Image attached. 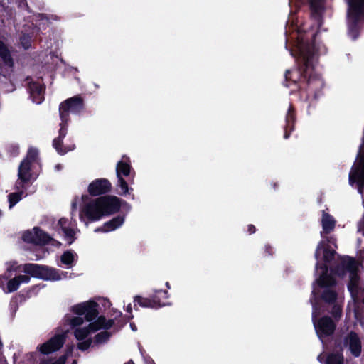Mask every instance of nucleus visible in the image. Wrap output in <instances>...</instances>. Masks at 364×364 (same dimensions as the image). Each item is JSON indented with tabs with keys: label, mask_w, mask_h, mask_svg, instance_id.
<instances>
[{
	"label": "nucleus",
	"mask_w": 364,
	"mask_h": 364,
	"mask_svg": "<svg viewBox=\"0 0 364 364\" xmlns=\"http://www.w3.org/2000/svg\"><path fill=\"white\" fill-rule=\"evenodd\" d=\"M16 191L11 193L8 196V200L9 203V208H13L17 203H18L23 198L25 191L24 185H15Z\"/></svg>",
	"instance_id": "nucleus-19"
},
{
	"label": "nucleus",
	"mask_w": 364,
	"mask_h": 364,
	"mask_svg": "<svg viewBox=\"0 0 364 364\" xmlns=\"http://www.w3.org/2000/svg\"><path fill=\"white\" fill-rule=\"evenodd\" d=\"M111 183L105 178L93 181L88 186V192L92 196H99L110 190Z\"/></svg>",
	"instance_id": "nucleus-15"
},
{
	"label": "nucleus",
	"mask_w": 364,
	"mask_h": 364,
	"mask_svg": "<svg viewBox=\"0 0 364 364\" xmlns=\"http://www.w3.org/2000/svg\"><path fill=\"white\" fill-rule=\"evenodd\" d=\"M315 317H316V310H315V309H314V311H313V319L314 320Z\"/></svg>",
	"instance_id": "nucleus-38"
},
{
	"label": "nucleus",
	"mask_w": 364,
	"mask_h": 364,
	"mask_svg": "<svg viewBox=\"0 0 364 364\" xmlns=\"http://www.w3.org/2000/svg\"><path fill=\"white\" fill-rule=\"evenodd\" d=\"M21 44L25 49L28 48L31 46V38L28 36H23L21 38Z\"/></svg>",
	"instance_id": "nucleus-30"
},
{
	"label": "nucleus",
	"mask_w": 364,
	"mask_h": 364,
	"mask_svg": "<svg viewBox=\"0 0 364 364\" xmlns=\"http://www.w3.org/2000/svg\"><path fill=\"white\" fill-rule=\"evenodd\" d=\"M38 155V151L36 149H30L27 157L21 162L18 168V178L16 181V186L24 185L31 178V169L36 161Z\"/></svg>",
	"instance_id": "nucleus-8"
},
{
	"label": "nucleus",
	"mask_w": 364,
	"mask_h": 364,
	"mask_svg": "<svg viewBox=\"0 0 364 364\" xmlns=\"http://www.w3.org/2000/svg\"><path fill=\"white\" fill-rule=\"evenodd\" d=\"M309 37H304L302 34H298L295 49L291 50L293 55H298L304 62L307 63L313 53L311 46L309 43Z\"/></svg>",
	"instance_id": "nucleus-10"
},
{
	"label": "nucleus",
	"mask_w": 364,
	"mask_h": 364,
	"mask_svg": "<svg viewBox=\"0 0 364 364\" xmlns=\"http://www.w3.org/2000/svg\"><path fill=\"white\" fill-rule=\"evenodd\" d=\"M314 327L319 338L333 333L335 324L328 317L322 318L318 323L314 322Z\"/></svg>",
	"instance_id": "nucleus-14"
},
{
	"label": "nucleus",
	"mask_w": 364,
	"mask_h": 364,
	"mask_svg": "<svg viewBox=\"0 0 364 364\" xmlns=\"http://www.w3.org/2000/svg\"><path fill=\"white\" fill-rule=\"evenodd\" d=\"M57 230L62 231L65 240L69 244H72L75 240V234L77 232L74 225H71L68 219L62 218L57 224Z\"/></svg>",
	"instance_id": "nucleus-13"
},
{
	"label": "nucleus",
	"mask_w": 364,
	"mask_h": 364,
	"mask_svg": "<svg viewBox=\"0 0 364 364\" xmlns=\"http://www.w3.org/2000/svg\"><path fill=\"white\" fill-rule=\"evenodd\" d=\"M321 356H322L321 355H319L318 356V360L319 361H321Z\"/></svg>",
	"instance_id": "nucleus-39"
},
{
	"label": "nucleus",
	"mask_w": 364,
	"mask_h": 364,
	"mask_svg": "<svg viewBox=\"0 0 364 364\" xmlns=\"http://www.w3.org/2000/svg\"><path fill=\"white\" fill-rule=\"evenodd\" d=\"M125 364H134V363H133V362H132V361H129V362H127V363H125Z\"/></svg>",
	"instance_id": "nucleus-40"
},
{
	"label": "nucleus",
	"mask_w": 364,
	"mask_h": 364,
	"mask_svg": "<svg viewBox=\"0 0 364 364\" xmlns=\"http://www.w3.org/2000/svg\"><path fill=\"white\" fill-rule=\"evenodd\" d=\"M325 242L321 241L316 251L315 257L317 259L316 272L319 275L316 279V282L320 289L316 292V289H314L313 294H321L322 298L326 302H333L338 299V295L333 289L336 284L335 279L331 274H328L326 266L323 262L330 261L333 255L334 251L326 247Z\"/></svg>",
	"instance_id": "nucleus-1"
},
{
	"label": "nucleus",
	"mask_w": 364,
	"mask_h": 364,
	"mask_svg": "<svg viewBox=\"0 0 364 364\" xmlns=\"http://www.w3.org/2000/svg\"><path fill=\"white\" fill-rule=\"evenodd\" d=\"M119 185L122 194H127L129 191V188L127 182L122 178H118Z\"/></svg>",
	"instance_id": "nucleus-29"
},
{
	"label": "nucleus",
	"mask_w": 364,
	"mask_h": 364,
	"mask_svg": "<svg viewBox=\"0 0 364 364\" xmlns=\"http://www.w3.org/2000/svg\"><path fill=\"white\" fill-rule=\"evenodd\" d=\"M109 337V334L107 331H102L95 336V342L97 343L106 341Z\"/></svg>",
	"instance_id": "nucleus-28"
},
{
	"label": "nucleus",
	"mask_w": 364,
	"mask_h": 364,
	"mask_svg": "<svg viewBox=\"0 0 364 364\" xmlns=\"http://www.w3.org/2000/svg\"><path fill=\"white\" fill-rule=\"evenodd\" d=\"M82 108V101L78 97L70 98L65 100L60 105V115L62 120L61 128L60 129V136L53 141V146L60 154H65L69 151L75 149L74 145L65 147L64 149L60 148L62 139L65 136L66 132L64 129L63 124L66 120V117L69 113H75Z\"/></svg>",
	"instance_id": "nucleus-4"
},
{
	"label": "nucleus",
	"mask_w": 364,
	"mask_h": 364,
	"mask_svg": "<svg viewBox=\"0 0 364 364\" xmlns=\"http://www.w3.org/2000/svg\"><path fill=\"white\" fill-rule=\"evenodd\" d=\"M321 223L325 233L331 232L335 226L334 219L326 212L323 213Z\"/></svg>",
	"instance_id": "nucleus-22"
},
{
	"label": "nucleus",
	"mask_w": 364,
	"mask_h": 364,
	"mask_svg": "<svg viewBox=\"0 0 364 364\" xmlns=\"http://www.w3.org/2000/svg\"><path fill=\"white\" fill-rule=\"evenodd\" d=\"M349 345V349L354 356H359L361 352V343L359 338L355 333H351L346 340Z\"/></svg>",
	"instance_id": "nucleus-17"
},
{
	"label": "nucleus",
	"mask_w": 364,
	"mask_h": 364,
	"mask_svg": "<svg viewBox=\"0 0 364 364\" xmlns=\"http://www.w3.org/2000/svg\"><path fill=\"white\" fill-rule=\"evenodd\" d=\"M130 327H131V328H132V330L133 331H136V325L134 323H130Z\"/></svg>",
	"instance_id": "nucleus-35"
},
{
	"label": "nucleus",
	"mask_w": 364,
	"mask_h": 364,
	"mask_svg": "<svg viewBox=\"0 0 364 364\" xmlns=\"http://www.w3.org/2000/svg\"><path fill=\"white\" fill-rule=\"evenodd\" d=\"M97 304L94 301H86L73 306V311L77 315H85L87 321L92 322L98 315Z\"/></svg>",
	"instance_id": "nucleus-11"
},
{
	"label": "nucleus",
	"mask_w": 364,
	"mask_h": 364,
	"mask_svg": "<svg viewBox=\"0 0 364 364\" xmlns=\"http://www.w3.org/2000/svg\"><path fill=\"white\" fill-rule=\"evenodd\" d=\"M120 208L119 199L114 196H101L84 204L80 212V220L86 225L117 212Z\"/></svg>",
	"instance_id": "nucleus-2"
},
{
	"label": "nucleus",
	"mask_w": 364,
	"mask_h": 364,
	"mask_svg": "<svg viewBox=\"0 0 364 364\" xmlns=\"http://www.w3.org/2000/svg\"><path fill=\"white\" fill-rule=\"evenodd\" d=\"M341 265L338 267L336 274L339 277H343L346 273L349 274L348 290L353 299H355L359 285V277L357 274L358 264L350 257H343L341 259Z\"/></svg>",
	"instance_id": "nucleus-5"
},
{
	"label": "nucleus",
	"mask_w": 364,
	"mask_h": 364,
	"mask_svg": "<svg viewBox=\"0 0 364 364\" xmlns=\"http://www.w3.org/2000/svg\"><path fill=\"white\" fill-rule=\"evenodd\" d=\"M0 58L2 61V66L11 68L13 66V60L5 45L0 41Z\"/></svg>",
	"instance_id": "nucleus-21"
},
{
	"label": "nucleus",
	"mask_w": 364,
	"mask_h": 364,
	"mask_svg": "<svg viewBox=\"0 0 364 364\" xmlns=\"http://www.w3.org/2000/svg\"><path fill=\"white\" fill-rule=\"evenodd\" d=\"M124 218L122 217H117V218H113L112 220H111L110 221H108L105 223H104V225L99 228H97L95 230V232H110V231H113L114 230H116L117 228H118L119 227H120L123 223H124Z\"/></svg>",
	"instance_id": "nucleus-18"
},
{
	"label": "nucleus",
	"mask_w": 364,
	"mask_h": 364,
	"mask_svg": "<svg viewBox=\"0 0 364 364\" xmlns=\"http://www.w3.org/2000/svg\"><path fill=\"white\" fill-rule=\"evenodd\" d=\"M23 271L32 277H39L45 280L56 281L67 277V272L35 264H24Z\"/></svg>",
	"instance_id": "nucleus-6"
},
{
	"label": "nucleus",
	"mask_w": 364,
	"mask_h": 364,
	"mask_svg": "<svg viewBox=\"0 0 364 364\" xmlns=\"http://www.w3.org/2000/svg\"><path fill=\"white\" fill-rule=\"evenodd\" d=\"M249 232L253 233L255 232V228L252 225H249Z\"/></svg>",
	"instance_id": "nucleus-36"
},
{
	"label": "nucleus",
	"mask_w": 364,
	"mask_h": 364,
	"mask_svg": "<svg viewBox=\"0 0 364 364\" xmlns=\"http://www.w3.org/2000/svg\"><path fill=\"white\" fill-rule=\"evenodd\" d=\"M84 323L83 318L75 316L69 320V323L74 329V336L78 341L85 339L90 334L101 329L109 328L112 326V321H106L103 316L98 317L95 321H92L87 326H82Z\"/></svg>",
	"instance_id": "nucleus-3"
},
{
	"label": "nucleus",
	"mask_w": 364,
	"mask_h": 364,
	"mask_svg": "<svg viewBox=\"0 0 364 364\" xmlns=\"http://www.w3.org/2000/svg\"><path fill=\"white\" fill-rule=\"evenodd\" d=\"M75 257L76 255L75 253L71 251H66L61 256L60 261L63 264L67 266L68 268H70L73 264Z\"/></svg>",
	"instance_id": "nucleus-24"
},
{
	"label": "nucleus",
	"mask_w": 364,
	"mask_h": 364,
	"mask_svg": "<svg viewBox=\"0 0 364 364\" xmlns=\"http://www.w3.org/2000/svg\"><path fill=\"white\" fill-rule=\"evenodd\" d=\"M73 364H76V362H75V361H74Z\"/></svg>",
	"instance_id": "nucleus-43"
},
{
	"label": "nucleus",
	"mask_w": 364,
	"mask_h": 364,
	"mask_svg": "<svg viewBox=\"0 0 364 364\" xmlns=\"http://www.w3.org/2000/svg\"><path fill=\"white\" fill-rule=\"evenodd\" d=\"M91 345V341L90 339H87L83 342H80L78 343V348L85 350H87Z\"/></svg>",
	"instance_id": "nucleus-31"
},
{
	"label": "nucleus",
	"mask_w": 364,
	"mask_h": 364,
	"mask_svg": "<svg viewBox=\"0 0 364 364\" xmlns=\"http://www.w3.org/2000/svg\"><path fill=\"white\" fill-rule=\"evenodd\" d=\"M65 360H66L65 356H61L57 360L53 362L50 364H65Z\"/></svg>",
	"instance_id": "nucleus-33"
},
{
	"label": "nucleus",
	"mask_w": 364,
	"mask_h": 364,
	"mask_svg": "<svg viewBox=\"0 0 364 364\" xmlns=\"http://www.w3.org/2000/svg\"><path fill=\"white\" fill-rule=\"evenodd\" d=\"M85 198H87V196H82V199H84Z\"/></svg>",
	"instance_id": "nucleus-42"
},
{
	"label": "nucleus",
	"mask_w": 364,
	"mask_h": 364,
	"mask_svg": "<svg viewBox=\"0 0 364 364\" xmlns=\"http://www.w3.org/2000/svg\"><path fill=\"white\" fill-rule=\"evenodd\" d=\"M159 294H163L165 297H166L167 293L166 291H159Z\"/></svg>",
	"instance_id": "nucleus-37"
},
{
	"label": "nucleus",
	"mask_w": 364,
	"mask_h": 364,
	"mask_svg": "<svg viewBox=\"0 0 364 364\" xmlns=\"http://www.w3.org/2000/svg\"><path fill=\"white\" fill-rule=\"evenodd\" d=\"M29 90L33 101L36 103H41L43 100L44 87L39 82H31Z\"/></svg>",
	"instance_id": "nucleus-16"
},
{
	"label": "nucleus",
	"mask_w": 364,
	"mask_h": 364,
	"mask_svg": "<svg viewBox=\"0 0 364 364\" xmlns=\"http://www.w3.org/2000/svg\"><path fill=\"white\" fill-rule=\"evenodd\" d=\"M347 1L350 34L353 38H355L356 36L353 30L358 24L364 21V0H347Z\"/></svg>",
	"instance_id": "nucleus-7"
},
{
	"label": "nucleus",
	"mask_w": 364,
	"mask_h": 364,
	"mask_svg": "<svg viewBox=\"0 0 364 364\" xmlns=\"http://www.w3.org/2000/svg\"><path fill=\"white\" fill-rule=\"evenodd\" d=\"M324 0H309L311 10L319 14L323 9V3Z\"/></svg>",
	"instance_id": "nucleus-27"
},
{
	"label": "nucleus",
	"mask_w": 364,
	"mask_h": 364,
	"mask_svg": "<svg viewBox=\"0 0 364 364\" xmlns=\"http://www.w3.org/2000/svg\"><path fill=\"white\" fill-rule=\"evenodd\" d=\"M29 280L30 277L27 275H19L10 279L7 283V291L13 292L17 290L21 284H26Z\"/></svg>",
	"instance_id": "nucleus-20"
},
{
	"label": "nucleus",
	"mask_w": 364,
	"mask_h": 364,
	"mask_svg": "<svg viewBox=\"0 0 364 364\" xmlns=\"http://www.w3.org/2000/svg\"><path fill=\"white\" fill-rule=\"evenodd\" d=\"M116 171L117 178L122 177V175L127 176L129 174L130 165L127 159L123 158L117 163Z\"/></svg>",
	"instance_id": "nucleus-23"
},
{
	"label": "nucleus",
	"mask_w": 364,
	"mask_h": 364,
	"mask_svg": "<svg viewBox=\"0 0 364 364\" xmlns=\"http://www.w3.org/2000/svg\"><path fill=\"white\" fill-rule=\"evenodd\" d=\"M343 361V356L339 353H333L328 355L326 360V364H342Z\"/></svg>",
	"instance_id": "nucleus-26"
},
{
	"label": "nucleus",
	"mask_w": 364,
	"mask_h": 364,
	"mask_svg": "<svg viewBox=\"0 0 364 364\" xmlns=\"http://www.w3.org/2000/svg\"><path fill=\"white\" fill-rule=\"evenodd\" d=\"M59 165L56 166V168L59 169Z\"/></svg>",
	"instance_id": "nucleus-41"
},
{
	"label": "nucleus",
	"mask_w": 364,
	"mask_h": 364,
	"mask_svg": "<svg viewBox=\"0 0 364 364\" xmlns=\"http://www.w3.org/2000/svg\"><path fill=\"white\" fill-rule=\"evenodd\" d=\"M333 311H334L333 314H335V316H339L341 312V305L338 304H336L333 307Z\"/></svg>",
	"instance_id": "nucleus-32"
},
{
	"label": "nucleus",
	"mask_w": 364,
	"mask_h": 364,
	"mask_svg": "<svg viewBox=\"0 0 364 364\" xmlns=\"http://www.w3.org/2000/svg\"><path fill=\"white\" fill-rule=\"evenodd\" d=\"M23 241L26 242L35 243L38 245H44L50 240V237L38 228H34L31 230H27L22 235Z\"/></svg>",
	"instance_id": "nucleus-12"
},
{
	"label": "nucleus",
	"mask_w": 364,
	"mask_h": 364,
	"mask_svg": "<svg viewBox=\"0 0 364 364\" xmlns=\"http://www.w3.org/2000/svg\"><path fill=\"white\" fill-rule=\"evenodd\" d=\"M136 302L143 306L157 307L166 305V302H159L158 304H156L155 302L154 304H151L150 301H148L146 299H141L139 297H136L134 299V303Z\"/></svg>",
	"instance_id": "nucleus-25"
},
{
	"label": "nucleus",
	"mask_w": 364,
	"mask_h": 364,
	"mask_svg": "<svg viewBox=\"0 0 364 364\" xmlns=\"http://www.w3.org/2000/svg\"><path fill=\"white\" fill-rule=\"evenodd\" d=\"M67 337V331L56 333L46 342L39 345L38 349L43 354L54 353L62 348Z\"/></svg>",
	"instance_id": "nucleus-9"
},
{
	"label": "nucleus",
	"mask_w": 364,
	"mask_h": 364,
	"mask_svg": "<svg viewBox=\"0 0 364 364\" xmlns=\"http://www.w3.org/2000/svg\"><path fill=\"white\" fill-rule=\"evenodd\" d=\"M132 304H129L127 307H126V311L128 312V313H131L132 312Z\"/></svg>",
	"instance_id": "nucleus-34"
}]
</instances>
